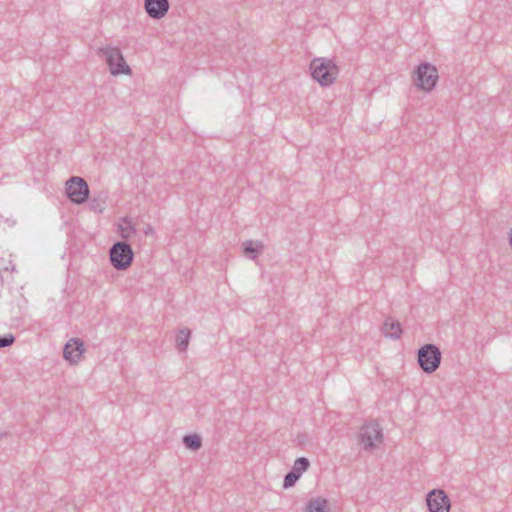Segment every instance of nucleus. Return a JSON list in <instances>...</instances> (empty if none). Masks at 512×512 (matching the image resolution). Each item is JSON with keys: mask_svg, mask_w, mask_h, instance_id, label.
Instances as JSON below:
<instances>
[{"mask_svg": "<svg viewBox=\"0 0 512 512\" xmlns=\"http://www.w3.org/2000/svg\"><path fill=\"white\" fill-rule=\"evenodd\" d=\"M153 232V228L150 225L146 226V229L144 230V233L146 235L151 234Z\"/></svg>", "mask_w": 512, "mask_h": 512, "instance_id": "nucleus-22", "label": "nucleus"}, {"mask_svg": "<svg viewBox=\"0 0 512 512\" xmlns=\"http://www.w3.org/2000/svg\"><path fill=\"white\" fill-rule=\"evenodd\" d=\"M86 351L84 342L79 338H71L63 347V358L70 364H78Z\"/></svg>", "mask_w": 512, "mask_h": 512, "instance_id": "nucleus-9", "label": "nucleus"}, {"mask_svg": "<svg viewBox=\"0 0 512 512\" xmlns=\"http://www.w3.org/2000/svg\"><path fill=\"white\" fill-rule=\"evenodd\" d=\"M52 512H76V507L73 504H67L65 507H59Z\"/></svg>", "mask_w": 512, "mask_h": 512, "instance_id": "nucleus-21", "label": "nucleus"}, {"mask_svg": "<svg viewBox=\"0 0 512 512\" xmlns=\"http://www.w3.org/2000/svg\"><path fill=\"white\" fill-rule=\"evenodd\" d=\"M191 337V331L188 328H182L176 336L175 347L179 352H185L188 348Z\"/></svg>", "mask_w": 512, "mask_h": 512, "instance_id": "nucleus-15", "label": "nucleus"}, {"mask_svg": "<svg viewBox=\"0 0 512 512\" xmlns=\"http://www.w3.org/2000/svg\"><path fill=\"white\" fill-rule=\"evenodd\" d=\"M381 331L385 337L391 339H399L401 334L403 333V329L400 322L393 319L392 317H388L384 321L381 327Z\"/></svg>", "mask_w": 512, "mask_h": 512, "instance_id": "nucleus-12", "label": "nucleus"}, {"mask_svg": "<svg viewBox=\"0 0 512 512\" xmlns=\"http://www.w3.org/2000/svg\"><path fill=\"white\" fill-rule=\"evenodd\" d=\"M65 193L71 202L80 205L88 200L90 190L82 177L72 176L66 181Z\"/></svg>", "mask_w": 512, "mask_h": 512, "instance_id": "nucleus-7", "label": "nucleus"}, {"mask_svg": "<svg viewBox=\"0 0 512 512\" xmlns=\"http://www.w3.org/2000/svg\"><path fill=\"white\" fill-rule=\"evenodd\" d=\"M263 249L264 245L261 241L246 240L242 243L244 255L251 260L257 259Z\"/></svg>", "mask_w": 512, "mask_h": 512, "instance_id": "nucleus-13", "label": "nucleus"}, {"mask_svg": "<svg viewBox=\"0 0 512 512\" xmlns=\"http://www.w3.org/2000/svg\"><path fill=\"white\" fill-rule=\"evenodd\" d=\"M121 237L125 240L129 239L132 234L136 232L135 226L129 218H123L122 223L119 225Z\"/></svg>", "mask_w": 512, "mask_h": 512, "instance_id": "nucleus-16", "label": "nucleus"}, {"mask_svg": "<svg viewBox=\"0 0 512 512\" xmlns=\"http://www.w3.org/2000/svg\"><path fill=\"white\" fill-rule=\"evenodd\" d=\"M441 359V351L435 344H425L417 353L418 365L427 374H431L439 368Z\"/></svg>", "mask_w": 512, "mask_h": 512, "instance_id": "nucleus-3", "label": "nucleus"}, {"mask_svg": "<svg viewBox=\"0 0 512 512\" xmlns=\"http://www.w3.org/2000/svg\"><path fill=\"white\" fill-rule=\"evenodd\" d=\"M328 500L322 497L312 498L307 503L303 512H327Z\"/></svg>", "mask_w": 512, "mask_h": 512, "instance_id": "nucleus-14", "label": "nucleus"}, {"mask_svg": "<svg viewBox=\"0 0 512 512\" xmlns=\"http://www.w3.org/2000/svg\"><path fill=\"white\" fill-rule=\"evenodd\" d=\"M89 206L93 211L102 213L105 209V201L99 198H92L89 202Z\"/></svg>", "mask_w": 512, "mask_h": 512, "instance_id": "nucleus-18", "label": "nucleus"}, {"mask_svg": "<svg viewBox=\"0 0 512 512\" xmlns=\"http://www.w3.org/2000/svg\"><path fill=\"white\" fill-rule=\"evenodd\" d=\"M310 70L312 78L323 87L333 84L339 74L338 66L331 59L324 57L313 59Z\"/></svg>", "mask_w": 512, "mask_h": 512, "instance_id": "nucleus-1", "label": "nucleus"}, {"mask_svg": "<svg viewBox=\"0 0 512 512\" xmlns=\"http://www.w3.org/2000/svg\"><path fill=\"white\" fill-rule=\"evenodd\" d=\"M383 443V430L375 420L366 421L359 431V444L363 448H377Z\"/></svg>", "mask_w": 512, "mask_h": 512, "instance_id": "nucleus-6", "label": "nucleus"}, {"mask_svg": "<svg viewBox=\"0 0 512 512\" xmlns=\"http://www.w3.org/2000/svg\"><path fill=\"white\" fill-rule=\"evenodd\" d=\"M297 445L299 446H305L307 444H310L309 442V436L307 434H298L296 437Z\"/></svg>", "mask_w": 512, "mask_h": 512, "instance_id": "nucleus-20", "label": "nucleus"}, {"mask_svg": "<svg viewBox=\"0 0 512 512\" xmlns=\"http://www.w3.org/2000/svg\"><path fill=\"white\" fill-rule=\"evenodd\" d=\"M182 442L185 448H201L202 438L197 433L187 434L183 437Z\"/></svg>", "mask_w": 512, "mask_h": 512, "instance_id": "nucleus-17", "label": "nucleus"}, {"mask_svg": "<svg viewBox=\"0 0 512 512\" xmlns=\"http://www.w3.org/2000/svg\"><path fill=\"white\" fill-rule=\"evenodd\" d=\"M427 506L430 512H449L450 500L446 493L441 489L430 491L426 498Z\"/></svg>", "mask_w": 512, "mask_h": 512, "instance_id": "nucleus-8", "label": "nucleus"}, {"mask_svg": "<svg viewBox=\"0 0 512 512\" xmlns=\"http://www.w3.org/2000/svg\"><path fill=\"white\" fill-rule=\"evenodd\" d=\"M14 341L15 337L12 334L0 336V349L11 346Z\"/></svg>", "mask_w": 512, "mask_h": 512, "instance_id": "nucleus-19", "label": "nucleus"}, {"mask_svg": "<svg viewBox=\"0 0 512 512\" xmlns=\"http://www.w3.org/2000/svg\"><path fill=\"white\" fill-rule=\"evenodd\" d=\"M439 75L437 68L428 62L419 64L414 71V84L423 91L430 92L437 84Z\"/></svg>", "mask_w": 512, "mask_h": 512, "instance_id": "nucleus-2", "label": "nucleus"}, {"mask_svg": "<svg viewBox=\"0 0 512 512\" xmlns=\"http://www.w3.org/2000/svg\"><path fill=\"white\" fill-rule=\"evenodd\" d=\"M310 467V461L306 457H299L295 460L291 470L285 475L283 480V488L293 487L300 479L301 475Z\"/></svg>", "mask_w": 512, "mask_h": 512, "instance_id": "nucleus-10", "label": "nucleus"}, {"mask_svg": "<svg viewBox=\"0 0 512 512\" xmlns=\"http://www.w3.org/2000/svg\"><path fill=\"white\" fill-rule=\"evenodd\" d=\"M109 257L112 266L117 270H125L131 266L134 259V252L127 242H115L110 250Z\"/></svg>", "mask_w": 512, "mask_h": 512, "instance_id": "nucleus-5", "label": "nucleus"}, {"mask_svg": "<svg viewBox=\"0 0 512 512\" xmlns=\"http://www.w3.org/2000/svg\"><path fill=\"white\" fill-rule=\"evenodd\" d=\"M144 8L150 18L158 20L168 13L170 4L168 0H144Z\"/></svg>", "mask_w": 512, "mask_h": 512, "instance_id": "nucleus-11", "label": "nucleus"}, {"mask_svg": "<svg viewBox=\"0 0 512 512\" xmlns=\"http://www.w3.org/2000/svg\"><path fill=\"white\" fill-rule=\"evenodd\" d=\"M2 436V432H0V437Z\"/></svg>", "mask_w": 512, "mask_h": 512, "instance_id": "nucleus-23", "label": "nucleus"}, {"mask_svg": "<svg viewBox=\"0 0 512 512\" xmlns=\"http://www.w3.org/2000/svg\"><path fill=\"white\" fill-rule=\"evenodd\" d=\"M99 54L105 57V61L112 75H130L132 73L131 68L126 63L118 47H102L99 49Z\"/></svg>", "mask_w": 512, "mask_h": 512, "instance_id": "nucleus-4", "label": "nucleus"}]
</instances>
